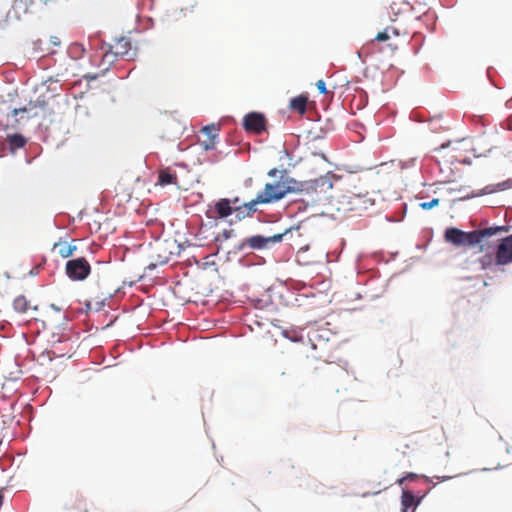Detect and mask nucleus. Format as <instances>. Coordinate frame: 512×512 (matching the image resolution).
<instances>
[{
	"label": "nucleus",
	"mask_w": 512,
	"mask_h": 512,
	"mask_svg": "<svg viewBox=\"0 0 512 512\" xmlns=\"http://www.w3.org/2000/svg\"><path fill=\"white\" fill-rule=\"evenodd\" d=\"M407 3H409L411 0H405Z\"/></svg>",
	"instance_id": "f704fd0d"
},
{
	"label": "nucleus",
	"mask_w": 512,
	"mask_h": 512,
	"mask_svg": "<svg viewBox=\"0 0 512 512\" xmlns=\"http://www.w3.org/2000/svg\"><path fill=\"white\" fill-rule=\"evenodd\" d=\"M243 127L247 132L261 134L266 130V118L258 112H251L244 116Z\"/></svg>",
	"instance_id": "6e6552de"
},
{
	"label": "nucleus",
	"mask_w": 512,
	"mask_h": 512,
	"mask_svg": "<svg viewBox=\"0 0 512 512\" xmlns=\"http://www.w3.org/2000/svg\"><path fill=\"white\" fill-rule=\"evenodd\" d=\"M219 130V126L215 124L207 125L202 129V133L205 134L209 139V142L205 144L206 149L214 148L215 138L218 136Z\"/></svg>",
	"instance_id": "dca6fc26"
},
{
	"label": "nucleus",
	"mask_w": 512,
	"mask_h": 512,
	"mask_svg": "<svg viewBox=\"0 0 512 512\" xmlns=\"http://www.w3.org/2000/svg\"><path fill=\"white\" fill-rule=\"evenodd\" d=\"M233 207L230 199L222 198L210 206L206 212L208 218L223 219L233 214Z\"/></svg>",
	"instance_id": "1a4fd4ad"
},
{
	"label": "nucleus",
	"mask_w": 512,
	"mask_h": 512,
	"mask_svg": "<svg viewBox=\"0 0 512 512\" xmlns=\"http://www.w3.org/2000/svg\"><path fill=\"white\" fill-rule=\"evenodd\" d=\"M338 203V211L361 215L362 212L374 205V199L369 196L368 192L355 193L349 191L340 197Z\"/></svg>",
	"instance_id": "f03ea898"
},
{
	"label": "nucleus",
	"mask_w": 512,
	"mask_h": 512,
	"mask_svg": "<svg viewBox=\"0 0 512 512\" xmlns=\"http://www.w3.org/2000/svg\"><path fill=\"white\" fill-rule=\"evenodd\" d=\"M110 51L115 56L123 57L127 60H131L136 55L135 51H132V44L128 37H120L114 40L110 45Z\"/></svg>",
	"instance_id": "9d476101"
},
{
	"label": "nucleus",
	"mask_w": 512,
	"mask_h": 512,
	"mask_svg": "<svg viewBox=\"0 0 512 512\" xmlns=\"http://www.w3.org/2000/svg\"><path fill=\"white\" fill-rule=\"evenodd\" d=\"M7 142L10 149L14 151L23 148L26 145L27 140L21 134H12L7 136Z\"/></svg>",
	"instance_id": "f3484780"
},
{
	"label": "nucleus",
	"mask_w": 512,
	"mask_h": 512,
	"mask_svg": "<svg viewBox=\"0 0 512 512\" xmlns=\"http://www.w3.org/2000/svg\"><path fill=\"white\" fill-rule=\"evenodd\" d=\"M316 86H317V88H318L320 93H322V94H326L327 93L326 84H325L324 80H318L316 82Z\"/></svg>",
	"instance_id": "bb28decb"
},
{
	"label": "nucleus",
	"mask_w": 512,
	"mask_h": 512,
	"mask_svg": "<svg viewBox=\"0 0 512 512\" xmlns=\"http://www.w3.org/2000/svg\"><path fill=\"white\" fill-rule=\"evenodd\" d=\"M65 271L71 280L82 281L90 274L91 266L84 257H80L67 261Z\"/></svg>",
	"instance_id": "20e7f679"
},
{
	"label": "nucleus",
	"mask_w": 512,
	"mask_h": 512,
	"mask_svg": "<svg viewBox=\"0 0 512 512\" xmlns=\"http://www.w3.org/2000/svg\"><path fill=\"white\" fill-rule=\"evenodd\" d=\"M389 31H392L393 36H398L399 32L394 27H386L383 31L376 34L374 40L378 42H384L390 39Z\"/></svg>",
	"instance_id": "412c9836"
},
{
	"label": "nucleus",
	"mask_w": 512,
	"mask_h": 512,
	"mask_svg": "<svg viewBox=\"0 0 512 512\" xmlns=\"http://www.w3.org/2000/svg\"><path fill=\"white\" fill-rule=\"evenodd\" d=\"M230 201L232 206H238L237 203L239 202V199L237 197Z\"/></svg>",
	"instance_id": "7c9ffc66"
},
{
	"label": "nucleus",
	"mask_w": 512,
	"mask_h": 512,
	"mask_svg": "<svg viewBox=\"0 0 512 512\" xmlns=\"http://www.w3.org/2000/svg\"><path fill=\"white\" fill-rule=\"evenodd\" d=\"M287 232L288 230H286L284 233L275 234L269 237H264L262 235L251 236L245 238L240 244L239 248L241 250L245 249L246 247L256 250L266 249L272 244L281 242Z\"/></svg>",
	"instance_id": "39448f33"
},
{
	"label": "nucleus",
	"mask_w": 512,
	"mask_h": 512,
	"mask_svg": "<svg viewBox=\"0 0 512 512\" xmlns=\"http://www.w3.org/2000/svg\"><path fill=\"white\" fill-rule=\"evenodd\" d=\"M308 96L300 94L290 100L289 108L298 112L300 115L305 114L307 110Z\"/></svg>",
	"instance_id": "2eb2a0df"
},
{
	"label": "nucleus",
	"mask_w": 512,
	"mask_h": 512,
	"mask_svg": "<svg viewBox=\"0 0 512 512\" xmlns=\"http://www.w3.org/2000/svg\"><path fill=\"white\" fill-rule=\"evenodd\" d=\"M508 230V226H495L471 232H464L457 228H448L445 231V239L456 246L480 245V251H483L485 245H488L486 241L488 238L501 232H507Z\"/></svg>",
	"instance_id": "f257e3e1"
},
{
	"label": "nucleus",
	"mask_w": 512,
	"mask_h": 512,
	"mask_svg": "<svg viewBox=\"0 0 512 512\" xmlns=\"http://www.w3.org/2000/svg\"><path fill=\"white\" fill-rule=\"evenodd\" d=\"M77 250V246L66 241H59L54 243L53 251L56 252L62 258H68L74 254Z\"/></svg>",
	"instance_id": "4468645a"
},
{
	"label": "nucleus",
	"mask_w": 512,
	"mask_h": 512,
	"mask_svg": "<svg viewBox=\"0 0 512 512\" xmlns=\"http://www.w3.org/2000/svg\"><path fill=\"white\" fill-rule=\"evenodd\" d=\"M296 180L291 177L281 178L275 183H266L260 197L266 204L277 202L290 193H295Z\"/></svg>",
	"instance_id": "7ed1b4c3"
},
{
	"label": "nucleus",
	"mask_w": 512,
	"mask_h": 512,
	"mask_svg": "<svg viewBox=\"0 0 512 512\" xmlns=\"http://www.w3.org/2000/svg\"><path fill=\"white\" fill-rule=\"evenodd\" d=\"M84 51H85V49H84V47L81 44H74L70 48V52L72 54L82 53Z\"/></svg>",
	"instance_id": "a878e982"
},
{
	"label": "nucleus",
	"mask_w": 512,
	"mask_h": 512,
	"mask_svg": "<svg viewBox=\"0 0 512 512\" xmlns=\"http://www.w3.org/2000/svg\"><path fill=\"white\" fill-rule=\"evenodd\" d=\"M314 192L316 196L326 194L333 188L332 176L329 174L314 179Z\"/></svg>",
	"instance_id": "ddd939ff"
},
{
	"label": "nucleus",
	"mask_w": 512,
	"mask_h": 512,
	"mask_svg": "<svg viewBox=\"0 0 512 512\" xmlns=\"http://www.w3.org/2000/svg\"><path fill=\"white\" fill-rule=\"evenodd\" d=\"M25 112H28V109H27L26 107H24V108H19V109H17V108H16V109H14V110L12 111V114H13L14 116H17L19 113H25Z\"/></svg>",
	"instance_id": "cd10ccee"
},
{
	"label": "nucleus",
	"mask_w": 512,
	"mask_h": 512,
	"mask_svg": "<svg viewBox=\"0 0 512 512\" xmlns=\"http://www.w3.org/2000/svg\"><path fill=\"white\" fill-rule=\"evenodd\" d=\"M276 172L277 170L274 168V169H271L269 172H268V175L271 176V177H274L276 175Z\"/></svg>",
	"instance_id": "c756f323"
},
{
	"label": "nucleus",
	"mask_w": 512,
	"mask_h": 512,
	"mask_svg": "<svg viewBox=\"0 0 512 512\" xmlns=\"http://www.w3.org/2000/svg\"><path fill=\"white\" fill-rule=\"evenodd\" d=\"M439 205V199L438 198H434L432 199L431 201L429 202H422L419 204L420 208H422L423 210H429V209H432L436 206Z\"/></svg>",
	"instance_id": "b1692460"
},
{
	"label": "nucleus",
	"mask_w": 512,
	"mask_h": 512,
	"mask_svg": "<svg viewBox=\"0 0 512 512\" xmlns=\"http://www.w3.org/2000/svg\"><path fill=\"white\" fill-rule=\"evenodd\" d=\"M479 263L483 270L490 269L493 266H498L495 262V256L490 255V254H486V255L482 256L481 258H479Z\"/></svg>",
	"instance_id": "4be33fe9"
},
{
	"label": "nucleus",
	"mask_w": 512,
	"mask_h": 512,
	"mask_svg": "<svg viewBox=\"0 0 512 512\" xmlns=\"http://www.w3.org/2000/svg\"><path fill=\"white\" fill-rule=\"evenodd\" d=\"M313 184H314V179L304 181V182H299L296 180V185H293L295 188V193H304L307 195H314L315 192H314Z\"/></svg>",
	"instance_id": "a211bd4d"
},
{
	"label": "nucleus",
	"mask_w": 512,
	"mask_h": 512,
	"mask_svg": "<svg viewBox=\"0 0 512 512\" xmlns=\"http://www.w3.org/2000/svg\"><path fill=\"white\" fill-rule=\"evenodd\" d=\"M258 204H266L264 200L260 197L259 193L257 196L252 199L251 201L243 204V209L246 211V215H249L250 217L253 216V214L256 212V206Z\"/></svg>",
	"instance_id": "aec40b11"
},
{
	"label": "nucleus",
	"mask_w": 512,
	"mask_h": 512,
	"mask_svg": "<svg viewBox=\"0 0 512 512\" xmlns=\"http://www.w3.org/2000/svg\"><path fill=\"white\" fill-rule=\"evenodd\" d=\"M233 213L235 214L237 220H243L247 217H250L249 215H246V211L243 209V205L234 206Z\"/></svg>",
	"instance_id": "5701e85b"
},
{
	"label": "nucleus",
	"mask_w": 512,
	"mask_h": 512,
	"mask_svg": "<svg viewBox=\"0 0 512 512\" xmlns=\"http://www.w3.org/2000/svg\"><path fill=\"white\" fill-rule=\"evenodd\" d=\"M507 182L498 183L497 185H488L480 193L474 191H468L466 186H459L457 192L461 193L460 199H470L484 194H491L497 190H503L506 188Z\"/></svg>",
	"instance_id": "9b49d317"
},
{
	"label": "nucleus",
	"mask_w": 512,
	"mask_h": 512,
	"mask_svg": "<svg viewBox=\"0 0 512 512\" xmlns=\"http://www.w3.org/2000/svg\"><path fill=\"white\" fill-rule=\"evenodd\" d=\"M457 189H458V187H451V188H449V189H448V191H449L450 193H452V192H457Z\"/></svg>",
	"instance_id": "2f4dec72"
},
{
	"label": "nucleus",
	"mask_w": 512,
	"mask_h": 512,
	"mask_svg": "<svg viewBox=\"0 0 512 512\" xmlns=\"http://www.w3.org/2000/svg\"><path fill=\"white\" fill-rule=\"evenodd\" d=\"M495 262L504 266L512 262V234L499 240L495 254Z\"/></svg>",
	"instance_id": "423d86ee"
},
{
	"label": "nucleus",
	"mask_w": 512,
	"mask_h": 512,
	"mask_svg": "<svg viewBox=\"0 0 512 512\" xmlns=\"http://www.w3.org/2000/svg\"><path fill=\"white\" fill-rule=\"evenodd\" d=\"M417 478H418V475H417V474H415V473H408L407 475H405V476H403V477L399 478V479L396 481V483H397L398 485H400V486H401V485H403V484H404V482H405V481H407V480H409V481H413V480H415V479H417Z\"/></svg>",
	"instance_id": "393cba45"
},
{
	"label": "nucleus",
	"mask_w": 512,
	"mask_h": 512,
	"mask_svg": "<svg viewBox=\"0 0 512 512\" xmlns=\"http://www.w3.org/2000/svg\"><path fill=\"white\" fill-rule=\"evenodd\" d=\"M158 183L162 186L176 184L177 175L175 173H171L168 169L161 170L158 177Z\"/></svg>",
	"instance_id": "6ab92c4d"
},
{
	"label": "nucleus",
	"mask_w": 512,
	"mask_h": 512,
	"mask_svg": "<svg viewBox=\"0 0 512 512\" xmlns=\"http://www.w3.org/2000/svg\"><path fill=\"white\" fill-rule=\"evenodd\" d=\"M51 42L54 44V45H59L60 44V41L58 39V37H51Z\"/></svg>",
	"instance_id": "c85d7f7f"
},
{
	"label": "nucleus",
	"mask_w": 512,
	"mask_h": 512,
	"mask_svg": "<svg viewBox=\"0 0 512 512\" xmlns=\"http://www.w3.org/2000/svg\"><path fill=\"white\" fill-rule=\"evenodd\" d=\"M14 310L30 319H37V313L39 311V306L36 303H33L31 300H28L26 296L19 295L13 301Z\"/></svg>",
	"instance_id": "0eeeda50"
},
{
	"label": "nucleus",
	"mask_w": 512,
	"mask_h": 512,
	"mask_svg": "<svg viewBox=\"0 0 512 512\" xmlns=\"http://www.w3.org/2000/svg\"><path fill=\"white\" fill-rule=\"evenodd\" d=\"M86 308H87V310H91V309H92V307H91V303H90V302H87V303H86Z\"/></svg>",
	"instance_id": "473e14b6"
},
{
	"label": "nucleus",
	"mask_w": 512,
	"mask_h": 512,
	"mask_svg": "<svg viewBox=\"0 0 512 512\" xmlns=\"http://www.w3.org/2000/svg\"><path fill=\"white\" fill-rule=\"evenodd\" d=\"M421 499L422 497L416 499L411 491L403 489L401 495L402 512H414L416 507L420 504Z\"/></svg>",
	"instance_id": "f8f14e48"
},
{
	"label": "nucleus",
	"mask_w": 512,
	"mask_h": 512,
	"mask_svg": "<svg viewBox=\"0 0 512 512\" xmlns=\"http://www.w3.org/2000/svg\"><path fill=\"white\" fill-rule=\"evenodd\" d=\"M37 115V113H33L32 115L28 116L26 119H29L31 117H35Z\"/></svg>",
	"instance_id": "72a5a7b5"
}]
</instances>
